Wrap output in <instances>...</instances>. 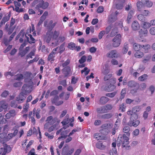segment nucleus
Segmentation results:
<instances>
[{"mask_svg":"<svg viewBox=\"0 0 155 155\" xmlns=\"http://www.w3.org/2000/svg\"><path fill=\"white\" fill-rule=\"evenodd\" d=\"M109 73V71L108 69V66L107 65L105 66L101 70V73L103 74L106 75Z\"/></svg>","mask_w":155,"mask_h":155,"instance_id":"c9c22d12","label":"nucleus"},{"mask_svg":"<svg viewBox=\"0 0 155 155\" xmlns=\"http://www.w3.org/2000/svg\"><path fill=\"white\" fill-rule=\"evenodd\" d=\"M19 36H20V38L19 39V42L20 43H22L24 41V39L23 38L24 37V36H25V30L24 29H22L20 31L19 33L18 34Z\"/></svg>","mask_w":155,"mask_h":155,"instance_id":"5701e85b","label":"nucleus"},{"mask_svg":"<svg viewBox=\"0 0 155 155\" xmlns=\"http://www.w3.org/2000/svg\"><path fill=\"white\" fill-rule=\"evenodd\" d=\"M60 134L61 136L58 138V139H60L61 138H65L68 136V131L66 130L62 131Z\"/></svg>","mask_w":155,"mask_h":155,"instance_id":"c85d7f7f","label":"nucleus"},{"mask_svg":"<svg viewBox=\"0 0 155 155\" xmlns=\"http://www.w3.org/2000/svg\"><path fill=\"white\" fill-rule=\"evenodd\" d=\"M140 27V25L138 22L136 21H134L132 23L131 25L132 29L134 31L138 30Z\"/></svg>","mask_w":155,"mask_h":155,"instance_id":"a211bd4d","label":"nucleus"},{"mask_svg":"<svg viewBox=\"0 0 155 155\" xmlns=\"http://www.w3.org/2000/svg\"><path fill=\"white\" fill-rule=\"evenodd\" d=\"M117 19V15L114 13L111 14L108 16V21L110 22H113Z\"/></svg>","mask_w":155,"mask_h":155,"instance_id":"6ab92c4d","label":"nucleus"},{"mask_svg":"<svg viewBox=\"0 0 155 155\" xmlns=\"http://www.w3.org/2000/svg\"><path fill=\"white\" fill-rule=\"evenodd\" d=\"M8 94H9L8 91H5L2 93V94L1 95V96L2 97H6L8 95Z\"/></svg>","mask_w":155,"mask_h":155,"instance_id":"052dcab7","label":"nucleus"},{"mask_svg":"<svg viewBox=\"0 0 155 155\" xmlns=\"http://www.w3.org/2000/svg\"><path fill=\"white\" fill-rule=\"evenodd\" d=\"M9 19L10 16L9 15H8V16L4 17L0 22V26H1L3 24H4L6 22L9 20Z\"/></svg>","mask_w":155,"mask_h":155,"instance_id":"7c9ffc66","label":"nucleus"},{"mask_svg":"<svg viewBox=\"0 0 155 155\" xmlns=\"http://www.w3.org/2000/svg\"><path fill=\"white\" fill-rule=\"evenodd\" d=\"M56 24V23H53V21L51 20L49 23L48 24L47 27L48 30L51 31L54 28Z\"/></svg>","mask_w":155,"mask_h":155,"instance_id":"cd10ccee","label":"nucleus"},{"mask_svg":"<svg viewBox=\"0 0 155 155\" xmlns=\"http://www.w3.org/2000/svg\"><path fill=\"white\" fill-rule=\"evenodd\" d=\"M28 87V86L27 84H24L23 85L22 87V91L16 97V101H18L19 103L23 102L25 99L26 98L25 96L27 93V88Z\"/></svg>","mask_w":155,"mask_h":155,"instance_id":"20e7f679","label":"nucleus"},{"mask_svg":"<svg viewBox=\"0 0 155 155\" xmlns=\"http://www.w3.org/2000/svg\"><path fill=\"white\" fill-rule=\"evenodd\" d=\"M126 107L124 103L122 104L120 106L119 110H121L122 112H124L125 110V108Z\"/></svg>","mask_w":155,"mask_h":155,"instance_id":"e2e57ef3","label":"nucleus"},{"mask_svg":"<svg viewBox=\"0 0 155 155\" xmlns=\"http://www.w3.org/2000/svg\"><path fill=\"white\" fill-rule=\"evenodd\" d=\"M64 44H62L59 47H58L59 48V53L61 54H62L65 50V48H64Z\"/></svg>","mask_w":155,"mask_h":155,"instance_id":"37998d69","label":"nucleus"},{"mask_svg":"<svg viewBox=\"0 0 155 155\" xmlns=\"http://www.w3.org/2000/svg\"><path fill=\"white\" fill-rule=\"evenodd\" d=\"M145 6L149 8L151 7L153 5V2H152L148 0H145V2H143Z\"/></svg>","mask_w":155,"mask_h":155,"instance_id":"ea45409f","label":"nucleus"},{"mask_svg":"<svg viewBox=\"0 0 155 155\" xmlns=\"http://www.w3.org/2000/svg\"><path fill=\"white\" fill-rule=\"evenodd\" d=\"M111 82H106L105 85L104 87V90L107 92L112 91L116 89V87Z\"/></svg>","mask_w":155,"mask_h":155,"instance_id":"6e6552de","label":"nucleus"},{"mask_svg":"<svg viewBox=\"0 0 155 155\" xmlns=\"http://www.w3.org/2000/svg\"><path fill=\"white\" fill-rule=\"evenodd\" d=\"M96 147L97 148L101 150L104 149L105 148V146L101 141L96 143Z\"/></svg>","mask_w":155,"mask_h":155,"instance_id":"c756f323","label":"nucleus"},{"mask_svg":"<svg viewBox=\"0 0 155 155\" xmlns=\"http://www.w3.org/2000/svg\"><path fill=\"white\" fill-rule=\"evenodd\" d=\"M141 48L143 49V51L145 53H147L150 48V46L149 44H145L144 45H141Z\"/></svg>","mask_w":155,"mask_h":155,"instance_id":"393cba45","label":"nucleus"},{"mask_svg":"<svg viewBox=\"0 0 155 155\" xmlns=\"http://www.w3.org/2000/svg\"><path fill=\"white\" fill-rule=\"evenodd\" d=\"M33 36L31 34H28V36L26 35L25 37L26 38L27 41L31 44L35 43L36 41Z\"/></svg>","mask_w":155,"mask_h":155,"instance_id":"2eb2a0df","label":"nucleus"},{"mask_svg":"<svg viewBox=\"0 0 155 155\" xmlns=\"http://www.w3.org/2000/svg\"><path fill=\"white\" fill-rule=\"evenodd\" d=\"M18 71L14 72H11V71H9V72H7L5 73L4 74V75L5 77H7V76L8 75H10L11 76H13Z\"/></svg>","mask_w":155,"mask_h":155,"instance_id":"a18cd8bd","label":"nucleus"},{"mask_svg":"<svg viewBox=\"0 0 155 155\" xmlns=\"http://www.w3.org/2000/svg\"><path fill=\"white\" fill-rule=\"evenodd\" d=\"M49 6L48 2H45L43 0H40L39 1V3L37 5L35 8L37 9H39L40 8L43 9H45L47 8Z\"/></svg>","mask_w":155,"mask_h":155,"instance_id":"ddd939ff","label":"nucleus"},{"mask_svg":"<svg viewBox=\"0 0 155 155\" xmlns=\"http://www.w3.org/2000/svg\"><path fill=\"white\" fill-rule=\"evenodd\" d=\"M138 107L136 106L132 108V110H130L127 112V114L131 116L130 120L128 123V125L130 127L133 126L136 127L140 124L139 120H137L138 118V116L136 113L138 111Z\"/></svg>","mask_w":155,"mask_h":155,"instance_id":"f03ea898","label":"nucleus"},{"mask_svg":"<svg viewBox=\"0 0 155 155\" xmlns=\"http://www.w3.org/2000/svg\"><path fill=\"white\" fill-rule=\"evenodd\" d=\"M118 33V30L117 28H114L112 30L110 34V36L113 37Z\"/></svg>","mask_w":155,"mask_h":155,"instance_id":"72a5a7b5","label":"nucleus"},{"mask_svg":"<svg viewBox=\"0 0 155 155\" xmlns=\"http://www.w3.org/2000/svg\"><path fill=\"white\" fill-rule=\"evenodd\" d=\"M70 61L68 60H67L64 63L62 64V66L63 67H66L69 64Z\"/></svg>","mask_w":155,"mask_h":155,"instance_id":"13d9d810","label":"nucleus"},{"mask_svg":"<svg viewBox=\"0 0 155 155\" xmlns=\"http://www.w3.org/2000/svg\"><path fill=\"white\" fill-rule=\"evenodd\" d=\"M117 152L116 149L113 148H112V150H110L109 154L110 155H114V154H116L117 153Z\"/></svg>","mask_w":155,"mask_h":155,"instance_id":"603ef678","label":"nucleus"},{"mask_svg":"<svg viewBox=\"0 0 155 155\" xmlns=\"http://www.w3.org/2000/svg\"><path fill=\"white\" fill-rule=\"evenodd\" d=\"M123 132L124 133L123 134H119L117 140L119 143H122V148H125L126 150H129L130 149V146H127L129 143V138L128 137L130 135V129L128 126H125L123 128Z\"/></svg>","mask_w":155,"mask_h":155,"instance_id":"f257e3e1","label":"nucleus"},{"mask_svg":"<svg viewBox=\"0 0 155 155\" xmlns=\"http://www.w3.org/2000/svg\"><path fill=\"white\" fill-rule=\"evenodd\" d=\"M56 126L55 125H49L47 128H45V124L44 125V129L48 130V132L50 133L56 129Z\"/></svg>","mask_w":155,"mask_h":155,"instance_id":"b1692460","label":"nucleus"},{"mask_svg":"<svg viewBox=\"0 0 155 155\" xmlns=\"http://www.w3.org/2000/svg\"><path fill=\"white\" fill-rule=\"evenodd\" d=\"M52 135H50V134L48 132H45V135L47 137L48 139H52L54 137V134L52 133L51 134Z\"/></svg>","mask_w":155,"mask_h":155,"instance_id":"5fc2aeb1","label":"nucleus"},{"mask_svg":"<svg viewBox=\"0 0 155 155\" xmlns=\"http://www.w3.org/2000/svg\"><path fill=\"white\" fill-rule=\"evenodd\" d=\"M86 56L85 55H83L81 58V59L79 60V62L80 64H83L86 61Z\"/></svg>","mask_w":155,"mask_h":155,"instance_id":"de8ad7c7","label":"nucleus"},{"mask_svg":"<svg viewBox=\"0 0 155 155\" xmlns=\"http://www.w3.org/2000/svg\"><path fill=\"white\" fill-rule=\"evenodd\" d=\"M144 55V53L140 51H136L134 54V56L136 58H142Z\"/></svg>","mask_w":155,"mask_h":155,"instance_id":"bb28decb","label":"nucleus"},{"mask_svg":"<svg viewBox=\"0 0 155 155\" xmlns=\"http://www.w3.org/2000/svg\"><path fill=\"white\" fill-rule=\"evenodd\" d=\"M117 93V91H114L113 92L107 93L106 94V96L111 98L114 97Z\"/></svg>","mask_w":155,"mask_h":155,"instance_id":"09e8293b","label":"nucleus"},{"mask_svg":"<svg viewBox=\"0 0 155 155\" xmlns=\"http://www.w3.org/2000/svg\"><path fill=\"white\" fill-rule=\"evenodd\" d=\"M141 45L138 43H135L133 44V48L136 51H140L141 49Z\"/></svg>","mask_w":155,"mask_h":155,"instance_id":"2f4dec72","label":"nucleus"},{"mask_svg":"<svg viewBox=\"0 0 155 155\" xmlns=\"http://www.w3.org/2000/svg\"><path fill=\"white\" fill-rule=\"evenodd\" d=\"M128 86L130 88H134L130 91V92L133 94L136 93L139 88V84L134 81H129L128 83Z\"/></svg>","mask_w":155,"mask_h":155,"instance_id":"423d86ee","label":"nucleus"},{"mask_svg":"<svg viewBox=\"0 0 155 155\" xmlns=\"http://www.w3.org/2000/svg\"><path fill=\"white\" fill-rule=\"evenodd\" d=\"M128 50V45H124V47L123 48V51L124 54H126L127 53Z\"/></svg>","mask_w":155,"mask_h":155,"instance_id":"864d4df0","label":"nucleus"},{"mask_svg":"<svg viewBox=\"0 0 155 155\" xmlns=\"http://www.w3.org/2000/svg\"><path fill=\"white\" fill-rule=\"evenodd\" d=\"M15 27L9 26V28L5 30L6 31L9 35L11 34L13 32Z\"/></svg>","mask_w":155,"mask_h":155,"instance_id":"a19ab883","label":"nucleus"},{"mask_svg":"<svg viewBox=\"0 0 155 155\" xmlns=\"http://www.w3.org/2000/svg\"><path fill=\"white\" fill-rule=\"evenodd\" d=\"M112 74H106L104 78V80L106 82H111L115 84L116 82V79L115 78H112Z\"/></svg>","mask_w":155,"mask_h":155,"instance_id":"f8f14e48","label":"nucleus"},{"mask_svg":"<svg viewBox=\"0 0 155 155\" xmlns=\"http://www.w3.org/2000/svg\"><path fill=\"white\" fill-rule=\"evenodd\" d=\"M134 13V11L132 10L128 12L126 20V21L127 23L129 24L130 22L131 19L133 17Z\"/></svg>","mask_w":155,"mask_h":155,"instance_id":"4be33fe9","label":"nucleus"},{"mask_svg":"<svg viewBox=\"0 0 155 155\" xmlns=\"http://www.w3.org/2000/svg\"><path fill=\"white\" fill-rule=\"evenodd\" d=\"M52 33L51 32V31H48L47 32L44 40L46 42L49 43L51 40L52 41Z\"/></svg>","mask_w":155,"mask_h":155,"instance_id":"dca6fc26","label":"nucleus"},{"mask_svg":"<svg viewBox=\"0 0 155 155\" xmlns=\"http://www.w3.org/2000/svg\"><path fill=\"white\" fill-rule=\"evenodd\" d=\"M35 55V52L34 51H32L26 56V58L27 59L29 58H32V56H34Z\"/></svg>","mask_w":155,"mask_h":155,"instance_id":"3c124183","label":"nucleus"},{"mask_svg":"<svg viewBox=\"0 0 155 155\" xmlns=\"http://www.w3.org/2000/svg\"><path fill=\"white\" fill-rule=\"evenodd\" d=\"M58 48V47H57L52 50V51L48 55L47 58L48 61L51 62V63H52L54 61V58L55 57V55L57 54V51Z\"/></svg>","mask_w":155,"mask_h":155,"instance_id":"9d476101","label":"nucleus"},{"mask_svg":"<svg viewBox=\"0 0 155 155\" xmlns=\"http://www.w3.org/2000/svg\"><path fill=\"white\" fill-rule=\"evenodd\" d=\"M120 121L121 119L120 118H118L116 120L114 125V129H118L120 124Z\"/></svg>","mask_w":155,"mask_h":155,"instance_id":"f704fd0d","label":"nucleus"},{"mask_svg":"<svg viewBox=\"0 0 155 155\" xmlns=\"http://www.w3.org/2000/svg\"><path fill=\"white\" fill-rule=\"evenodd\" d=\"M97 113L100 114L106 113L108 111L104 106H102L101 108H97Z\"/></svg>","mask_w":155,"mask_h":155,"instance_id":"a878e982","label":"nucleus"},{"mask_svg":"<svg viewBox=\"0 0 155 155\" xmlns=\"http://www.w3.org/2000/svg\"><path fill=\"white\" fill-rule=\"evenodd\" d=\"M52 33V41H53L51 46L55 47L59 45V41L58 40V38L60 34V32L56 31H55L54 32L51 31Z\"/></svg>","mask_w":155,"mask_h":155,"instance_id":"39448f33","label":"nucleus"},{"mask_svg":"<svg viewBox=\"0 0 155 155\" xmlns=\"http://www.w3.org/2000/svg\"><path fill=\"white\" fill-rule=\"evenodd\" d=\"M113 126L112 124H104L101 126V130H109V129L111 127Z\"/></svg>","mask_w":155,"mask_h":155,"instance_id":"412c9836","label":"nucleus"},{"mask_svg":"<svg viewBox=\"0 0 155 155\" xmlns=\"http://www.w3.org/2000/svg\"><path fill=\"white\" fill-rule=\"evenodd\" d=\"M104 8L103 6L99 7L97 10V13H101L104 11Z\"/></svg>","mask_w":155,"mask_h":155,"instance_id":"680f3d73","label":"nucleus"},{"mask_svg":"<svg viewBox=\"0 0 155 155\" xmlns=\"http://www.w3.org/2000/svg\"><path fill=\"white\" fill-rule=\"evenodd\" d=\"M90 70L87 67H85L81 71V74H82L84 72V75L86 76L90 72Z\"/></svg>","mask_w":155,"mask_h":155,"instance_id":"79ce46f5","label":"nucleus"},{"mask_svg":"<svg viewBox=\"0 0 155 155\" xmlns=\"http://www.w3.org/2000/svg\"><path fill=\"white\" fill-rule=\"evenodd\" d=\"M0 106L1 108L3 109H5L7 107V105L6 104L5 101H2L0 102Z\"/></svg>","mask_w":155,"mask_h":155,"instance_id":"49530a36","label":"nucleus"},{"mask_svg":"<svg viewBox=\"0 0 155 155\" xmlns=\"http://www.w3.org/2000/svg\"><path fill=\"white\" fill-rule=\"evenodd\" d=\"M127 91V89L126 88H123L121 92V95L120 97V100H122L124 98L125 94Z\"/></svg>","mask_w":155,"mask_h":155,"instance_id":"4c0bfd02","label":"nucleus"},{"mask_svg":"<svg viewBox=\"0 0 155 155\" xmlns=\"http://www.w3.org/2000/svg\"><path fill=\"white\" fill-rule=\"evenodd\" d=\"M105 33V31H101L99 34L98 37L99 39H101Z\"/></svg>","mask_w":155,"mask_h":155,"instance_id":"6e6d98bb","label":"nucleus"},{"mask_svg":"<svg viewBox=\"0 0 155 155\" xmlns=\"http://www.w3.org/2000/svg\"><path fill=\"white\" fill-rule=\"evenodd\" d=\"M151 56L150 55H148L146 57V58L143 60V63H146L147 61H149L150 59Z\"/></svg>","mask_w":155,"mask_h":155,"instance_id":"4d7b16f0","label":"nucleus"},{"mask_svg":"<svg viewBox=\"0 0 155 155\" xmlns=\"http://www.w3.org/2000/svg\"><path fill=\"white\" fill-rule=\"evenodd\" d=\"M142 2L139 1L137 2V8L139 11H140L141 9L143 6V2L144 0H141Z\"/></svg>","mask_w":155,"mask_h":155,"instance_id":"58836bf2","label":"nucleus"},{"mask_svg":"<svg viewBox=\"0 0 155 155\" xmlns=\"http://www.w3.org/2000/svg\"><path fill=\"white\" fill-rule=\"evenodd\" d=\"M59 84H60L62 85L63 86H64V87L66 86L67 85L66 80H62L60 82Z\"/></svg>","mask_w":155,"mask_h":155,"instance_id":"69168bd1","label":"nucleus"},{"mask_svg":"<svg viewBox=\"0 0 155 155\" xmlns=\"http://www.w3.org/2000/svg\"><path fill=\"white\" fill-rule=\"evenodd\" d=\"M16 77L15 79L17 81H20L24 78L23 75L22 74H18L15 76Z\"/></svg>","mask_w":155,"mask_h":155,"instance_id":"c03bdc74","label":"nucleus"},{"mask_svg":"<svg viewBox=\"0 0 155 155\" xmlns=\"http://www.w3.org/2000/svg\"><path fill=\"white\" fill-rule=\"evenodd\" d=\"M109 132V130H100V132L102 134H104L105 135H107Z\"/></svg>","mask_w":155,"mask_h":155,"instance_id":"338daca9","label":"nucleus"},{"mask_svg":"<svg viewBox=\"0 0 155 155\" xmlns=\"http://www.w3.org/2000/svg\"><path fill=\"white\" fill-rule=\"evenodd\" d=\"M112 28V25H109L106 27L105 31L106 34H108L109 32Z\"/></svg>","mask_w":155,"mask_h":155,"instance_id":"bf43d9fd","label":"nucleus"},{"mask_svg":"<svg viewBox=\"0 0 155 155\" xmlns=\"http://www.w3.org/2000/svg\"><path fill=\"white\" fill-rule=\"evenodd\" d=\"M71 68L69 66L65 67L62 69V73L64 75V77H66L69 76L71 73Z\"/></svg>","mask_w":155,"mask_h":155,"instance_id":"4468645a","label":"nucleus"},{"mask_svg":"<svg viewBox=\"0 0 155 155\" xmlns=\"http://www.w3.org/2000/svg\"><path fill=\"white\" fill-rule=\"evenodd\" d=\"M148 31L145 28L140 30L139 31V37L140 38V39L142 41H145L144 40V38L147 35Z\"/></svg>","mask_w":155,"mask_h":155,"instance_id":"1a4fd4ad","label":"nucleus"},{"mask_svg":"<svg viewBox=\"0 0 155 155\" xmlns=\"http://www.w3.org/2000/svg\"><path fill=\"white\" fill-rule=\"evenodd\" d=\"M60 120L57 117H53L52 116H50L47 117L46 120V123L45 124V128H47L49 125H55L56 126L59 124Z\"/></svg>","mask_w":155,"mask_h":155,"instance_id":"7ed1b4c3","label":"nucleus"},{"mask_svg":"<svg viewBox=\"0 0 155 155\" xmlns=\"http://www.w3.org/2000/svg\"><path fill=\"white\" fill-rule=\"evenodd\" d=\"M106 56L107 58H117L119 56V54L116 50H111L108 52Z\"/></svg>","mask_w":155,"mask_h":155,"instance_id":"9b49d317","label":"nucleus"},{"mask_svg":"<svg viewBox=\"0 0 155 155\" xmlns=\"http://www.w3.org/2000/svg\"><path fill=\"white\" fill-rule=\"evenodd\" d=\"M147 75L146 74H144L138 78V80L140 81H143L147 79Z\"/></svg>","mask_w":155,"mask_h":155,"instance_id":"8fccbe9b","label":"nucleus"},{"mask_svg":"<svg viewBox=\"0 0 155 155\" xmlns=\"http://www.w3.org/2000/svg\"><path fill=\"white\" fill-rule=\"evenodd\" d=\"M76 47V45L74 42H71L68 44V48L69 49L74 50H75Z\"/></svg>","mask_w":155,"mask_h":155,"instance_id":"473e14b6","label":"nucleus"},{"mask_svg":"<svg viewBox=\"0 0 155 155\" xmlns=\"http://www.w3.org/2000/svg\"><path fill=\"white\" fill-rule=\"evenodd\" d=\"M142 14H140L138 15L137 18L139 20L141 21L142 24L143 25V26L145 27L146 24H148V23L145 21L146 18Z\"/></svg>","mask_w":155,"mask_h":155,"instance_id":"f3484780","label":"nucleus"},{"mask_svg":"<svg viewBox=\"0 0 155 155\" xmlns=\"http://www.w3.org/2000/svg\"><path fill=\"white\" fill-rule=\"evenodd\" d=\"M121 35L120 34H117L112 40V46L114 48L119 46L121 42Z\"/></svg>","mask_w":155,"mask_h":155,"instance_id":"0eeeda50","label":"nucleus"},{"mask_svg":"<svg viewBox=\"0 0 155 155\" xmlns=\"http://www.w3.org/2000/svg\"><path fill=\"white\" fill-rule=\"evenodd\" d=\"M78 81V78H75V77L72 76V77L71 83L73 84H75Z\"/></svg>","mask_w":155,"mask_h":155,"instance_id":"0e129e2a","label":"nucleus"},{"mask_svg":"<svg viewBox=\"0 0 155 155\" xmlns=\"http://www.w3.org/2000/svg\"><path fill=\"white\" fill-rule=\"evenodd\" d=\"M109 99L105 96H102L100 99L99 102L101 105H104L109 101Z\"/></svg>","mask_w":155,"mask_h":155,"instance_id":"aec40b11","label":"nucleus"},{"mask_svg":"<svg viewBox=\"0 0 155 155\" xmlns=\"http://www.w3.org/2000/svg\"><path fill=\"white\" fill-rule=\"evenodd\" d=\"M150 32L151 34L152 35H155V27H151L150 30Z\"/></svg>","mask_w":155,"mask_h":155,"instance_id":"774afa93","label":"nucleus"},{"mask_svg":"<svg viewBox=\"0 0 155 155\" xmlns=\"http://www.w3.org/2000/svg\"><path fill=\"white\" fill-rule=\"evenodd\" d=\"M113 116V115L110 113H107L102 115L101 116V118L103 119H109Z\"/></svg>","mask_w":155,"mask_h":155,"instance_id":"e433bc0d","label":"nucleus"}]
</instances>
